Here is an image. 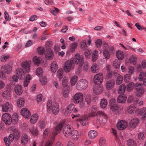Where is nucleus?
Here are the masks:
<instances>
[{
	"label": "nucleus",
	"instance_id": "21",
	"mask_svg": "<svg viewBox=\"0 0 146 146\" xmlns=\"http://www.w3.org/2000/svg\"><path fill=\"white\" fill-rule=\"evenodd\" d=\"M77 121L79 122L82 126L87 125L88 123V118L86 116H84L81 117L80 118L77 119Z\"/></svg>",
	"mask_w": 146,
	"mask_h": 146
},
{
	"label": "nucleus",
	"instance_id": "29",
	"mask_svg": "<svg viewBox=\"0 0 146 146\" xmlns=\"http://www.w3.org/2000/svg\"><path fill=\"white\" fill-rule=\"evenodd\" d=\"M29 140L28 136L25 134L22 135L21 139V143L23 145H25L27 143Z\"/></svg>",
	"mask_w": 146,
	"mask_h": 146
},
{
	"label": "nucleus",
	"instance_id": "27",
	"mask_svg": "<svg viewBox=\"0 0 146 146\" xmlns=\"http://www.w3.org/2000/svg\"><path fill=\"white\" fill-rule=\"evenodd\" d=\"M38 115L35 113L31 115V117L30 121L31 124H34L36 123L38 121Z\"/></svg>",
	"mask_w": 146,
	"mask_h": 146
},
{
	"label": "nucleus",
	"instance_id": "46",
	"mask_svg": "<svg viewBox=\"0 0 146 146\" xmlns=\"http://www.w3.org/2000/svg\"><path fill=\"white\" fill-rule=\"evenodd\" d=\"M98 51L96 50H94L92 53V60L95 62L97 60L98 56Z\"/></svg>",
	"mask_w": 146,
	"mask_h": 146
},
{
	"label": "nucleus",
	"instance_id": "23",
	"mask_svg": "<svg viewBox=\"0 0 146 146\" xmlns=\"http://www.w3.org/2000/svg\"><path fill=\"white\" fill-rule=\"evenodd\" d=\"M31 63L30 61H26L23 62L21 65L24 68L26 71L28 72L30 70V64Z\"/></svg>",
	"mask_w": 146,
	"mask_h": 146
},
{
	"label": "nucleus",
	"instance_id": "4",
	"mask_svg": "<svg viewBox=\"0 0 146 146\" xmlns=\"http://www.w3.org/2000/svg\"><path fill=\"white\" fill-rule=\"evenodd\" d=\"M88 86V82L85 79H82L78 82L76 87L79 90H82L86 89Z\"/></svg>",
	"mask_w": 146,
	"mask_h": 146
},
{
	"label": "nucleus",
	"instance_id": "15",
	"mask_svg": "<svg viewBox=\"0 0 146 146\" xmlns=\"http://www.w3.org/2000/svg\"><path fill=\"white\" fill-rule=\"evenodd\" d=\"M74 58L76 64H79L80 66H82L84 63L83 58L78 53L75 55Z\"/></svg>",
	"mask_w": 146,
	"mask_h": 146
},
{
	"label": "nucleus",
	"instance_id": "22",
	"mask_svg": "<svg viewBox=\"0 0 146 146\" xmlns=\"http://www.w3.org/2000/svg\"><path fill=\"white\" fill-rule=\"evenodd\" d=\"M75 108L74 105L73 104H70L66 108L64 112V114L66 116H68L71 113L72 111Z\"/></svg>",
	"mask_w": 146,
	"mask_h": 146
},
{
	"label": "nucleus",
	"instance_id": "57",
	"mask_svg": "<svg viewBox=\"0 0 146 146\" xmlns=\"http://www.w3.org/2000/svg\"><path fill=\"white\" fill-rule=\"evenodd\" d=\"M69 88H64L63 91V95L64 98H66L68 96L69 92Z\"/></svg>",
	"mask_w": 146,
	"mask_h": 146
},
{
	"label": "nucleus",
	"instance_id": "13",
	"mask_svg": "<svg viewBox=\"0 0 146 146\" xmlns=\"http://www.w3.org/2000/svg\"><path fill=\"white\" fill-rule=\"evenodd\" d=\"M123 109V108L122 106L116 104L110 107L111 110L115 114H117L118 112L121 111Z\"/></svg>",
	"mask_w": 146,
	"mask_h": 146
},
{
	"label": "nucleus",
	"instance_id": "30",
	"mask_svg": "<svg viewBox=\"0 0 146 146\" xmlns=\"http://www.w3.org/2000/svg\"><path fill=\"white\" fill-rule=\"evenodd\" d=\"M31 80V78L29 74L27 75L25 79L23 82V86L24 87H27L28 86V84Z\"/></svg>",
	"mask_w": 146,
	"mask_h": 146
},
{
	"label": "nucleus",
	"instance_id": "12",
	"mask_svg": "<svg viewBox=\"0 0 146 146\" xmlns=\"http://www.w3.org/2000/svg\"><path fill=\"white\" fill-rule=\"evenodd\" d=\"M21 114L26 119H28L31 116V113L29 110L27 108H23L21 111Z\"/></svg>",
	"mask_w": 146,
	"mask_h": 146
},
{
	"label": "nucleus",
	"instance_id": "55",
	"mask_svg": "<svg viewBox=\"0 0 146 146\" xmlns=\"http://www.w3.org/2000/svg\"><path fill=\"white\" fill-rule=\"evenodd\" d=\"M137 58L134 56H132L129 58V61L130 63L133 64H135L136 63Z\"/></svg>",
	"mask_w": 146,
	"mask_h": 146
},
{
	"label": "nucleus",
	"instance_id": "10",
	"mask_svg": "<svg viewBox=\"0 0 146 146\" xmlns=\"http://www.w3.org/2000/svg\"><path fill=\"white\" fill-rule=\"evenodd\" d=\"M2 111L3 112L11 111L13 110L12 104L9 102H7L2 105Z\"/></svg>",
	"mask_w": 146,
	"mask_h": 146
},
{
	"label": "nucleus",
	"instance_id": "3",
	"mask_svg": "<svg viewBox=\"0 0 146 146\" xmlns=\"http://www.w3.org/2000/svg\"><path fill=\"white\" fill-rule=\"evenodd\" d=\"M74 59L73 58L71 59L70 60H68L65 63L64 69L65 72H69L71 69L74 67Z\"/></svg>",
	"mask_w": 146,
	"mask_h": 146
},
{
	"label": "nucleus",
	"instance_id": "54",
	"mask_svg": "<svg viewBox=\"0 0 146 146\" xmlns=\"http://www.w3.org/2000/svg\"><path fill=\"white\" fill-rule=\"evenodd\" d=\"M145 134L143 132H141L139 133L138 138L140 140H143L145 137Z\"/></svg>",
	"mask_w": 146,
	"mask_h": 146
},
{
	"label": "nucleus",
	"instance_id": "8",
	"mask_svg": "<svg viewBox=\"0 0 146 146\" xmlns=\"http://www.w3.org/2000/svg\"><path fill=\"white\" fill-rule=\"evenodd\" d=\"M103 49H104L103 54L106 59H108L110 58V55L108 49V46L107 43L106 42L103 43L102 45Z\"/></svg>",
	"mask_w": 146,
	"mask_h": 146
},
{
	"label": "nucleus",
	"instance_id": "44",
	"mask_svg": "<svg viewBox=\"0 0 146 146\" xmlns=\"http://www.w3.org/2000/svg\"><path fill=\"white\" fill-rule=\"evenodd\" d=\"M78 79V77L76 76L72 77L70 79V82L72 86L76 84Z\"/></svg>",
	"mask_w": 146,
	"mask_h": 146
},
{
	"label": "nucleus",
	"instance_id": "33",
	"mask_svg": "<svg viewBox=\"0 0 146 146\" xmlns=\"http://www.w3.org/2000/svg\"><path fill=\"white\" fill-rule=\"evenodd\" d=\"M97 133L96 131L91 130L88 132V136L90 138L94 139L97 136Z\"/></svg>",
	"mask_w": 146,
	"mask_h": 146
},
{
	"label": "nucleus",
	"instance_id": "32",
	"mask_svg": "<svg viewBox=\"0 0 146 146\" xmlns=\"http://www.w3.org/2000/svg\"><path fill=\"white\" fill-rule=\"evenodd\" d=\"M15 90L16 94L19 95H21L23 92L22 87L20 85H17L15 88Z\"/></svg>",
	"mask_w": 146,
	"mask_h": 146
},
{
	"label": "nucleus",
	"instance_id": "18",
	"mask_svg": "<svg viewBox=\"0 0 146 146\" xmlns=\"http://www.w3.org/2000/svg\"><path fill=\"white\" fill-rule=\"evenodd\" d=\"M115 84V81L113 79L107 81L105 84V87L108 90L112 89L113 87Z\"/></svg>",
	"mask_w": 146,
	"mask_h": 146
},
{
	"label": "nucleus",
	"instance_id": "19",
	"mask_svg": "<svg viewBox=\"0 0 146 146\" xmlns=\"http://www.w3.org/2000/svg\"><path fill=\"white\" fill-rule=\"evenodd\" d=\"M45 57L48 60H52L53 57V52L51 49L48 48L45 52Z\"/></svg>",
	"mask_w": 146,
	"mask_h": 146
},
{
	"label": "nucleus",
	"instance_id": "11",
	"mask_svg": "<svg viewBox=\"0 0 146 146\" xmlns=\"http://www.w3.org/2000/svg\"><path fill=\"white\" fill-rule=\"evenodd\" d=\"M72 128L71 126L69 125H65L63 131V132L64 136L67 137L69 136L71 133L72 131Z\"/></svg>",
	"mask_w": 146,
	"mask_h": 146
},
{
	"label": "nucleus",
	"instance_id": "50",
	"mask_svg": "<svg viewBox=\"0 0 146 146\" xmlns=\"http://www.w3.org/2000/svg\"><path fill=\"white\" fill-rule=\"evenodd\" d=\"M135 87L136 90H144L143 88V85L141 83H136L135 85Z\"/></svg>",
	"mask_w": 146,
	"mask_h": 146
},
{
	"label": "nucleus",
	"instance_id": "38",
	"mask_svg": "<svg viewBox=\"0 0 146 146\" xmlns=\"http://www.w3.org/2000/svg\"><path fill=\"white\" fill-rule=\"evenodd\" d=\"M134 84L133 82L129 83L127 85L126 89L128 92L132 90L134 88Z\"/></svg>",
	"mask_w": 146,
	"mask_h": 146
},
{
	"label": "nucleus",
	"instance_id": "40",
	"mask_svg": "<svg viewBox=\"0 0 146 146\" xmlns=\"http://www.w3.org/2000/svg\"><path fill=\"white\" fill-rule=\"evenodd\" d=\"M24 99L22 98H20L17 100V105L19 107L21 108L24 106Z\"/></svg>",
	"mask_w": 146,
	"mask_h": 146
},
{
	"label": "nucleus",
	"instance_id": "7",
	"mask_svg": "<svg viewBox=\"0 0 146 146\" xmlns=\"http://www.w3.org/2000/svg\"><path fill=\"white\" fill-rule=\"evenodd\" d=\"M127 122L125 120H121L119 121L116 124L117 129L122 130L125 129L127 126Z\"/></svg>",
	"mask_w": 146,
	"mask_h": 146
},
{
	"label": "nucleus",
	"instance_id": "34",
	"mask_svg": "<svg viewBox=\"0 0 146 146\" xmlns=\"http://www.w3.org/2000/svg\"><path fill=\"white\" fill-rule=\"evenodd\" d=\"M91 70L93 73H97L99 71V68L98 65L94 64L91 67Z\"/></svg>",
	"mask_w": 146,
	"mask_h": 146
},
{
	"label": "nucleus",
	"instance_id": "42",
	"mask_svg": "<svg viewBox=\"0 0 146 146\" xmlns=\"http://www.w3.org/2000/svg\"><path fill=\"white\" fill-rule=\"evenodd\" d=\"M41 60V58L37 56L34 57L33 58V61L34 63L37 65H38L40 64Z\"/></svg>",
	"mask_w": 146,
	"mask_h": 146
},
{
	"label": "nucleus",
	"instance_id": "9",
	"mask_svg": "<svg viewBox=\"0 0 146 146\" xmlns=\"http://www.w3.org/2000/svg\"><path fill=\"white\" fill-rule=\"evenodd\" d=\"M83 99V94L80 93H77L74 96V101L76 104L82 103Z\"/></svg>",
	"mask_w": 146,
	"mask_h": 146
},
{
	"label": "nucleus",
	"instance_id": "52",
	"mask_svg": "<svg viewBox=\"0 0 146 146\" xmlns=\"http://www.w3.org/2000/svg\"><path fill=\"white\" fill-rule=\"evenodd\" d=\"M144 78H146V72L145 73L141 72L138 76L139 80L142 81Z\"/></svg>",
	"mask_w": 146,
	"mask_h": 146
},
{
	"label": "nucleus",
	"instance_id": "61",
	"mask_svg": "<svg viewBox=\"0 0 146 146\" xmlns=\"http://www.w3.org/2000/svg\"><path fill=\"white\" fill-rule=\"evenodd\" d=\"M144 92V90H137L136 92V94L137 96L141 97Z\"/></svg>",
	"mask_w": 146,
	"mask_h": 146
},
{
	"label": "nucleus",
	"instance_id": "56",
	"mask_svg": "<svg viewBox=\"0 0 146 146\" xmlns=\"http://www.w3.org/2000/svg\"><path fill=\"white\" fill-rule=\"evenodd\" d=\"M126 86L124 84H122L119 87V92L121 93H123L125 91Z\"/></svg>",
	"mask_w": 146,
	"mask_h": 146
},
{
	"label": "nucleus",
	"instance_id": "48",
	"mask_svg": "<svg viewBox=\"0 0 146 146\" xmlns=\"http://www.w3.org/2000/svg\"><path fill=\"white\" fill-rule=\"evenodd\" d=\"M18 78L17 76L14 75L12 77H10L9 80L10 83L11 84H15V83H13V82H17L18 80Z\"/></svg>",
	"mask_w": 146,
	"mask_h": 146
},
{
	"label": "nucleus",
	"instance_id": "58",
	"mask_svg": "<svg viewBox=\"0 0 146 146\" xmlns=\"http://www.w3.org/2000/svg\"><path fill=\"white\" fill-rule=\"evenodd\" d=\"M77 46V44L76 42H74L71 44L70 45V51L73 52L76 48Z\"/></svg>",
	"mask_w": 146,
	"mask_h": 146
},
{
	"label": "nucleus",
	"instance_id": "39",
	"mask_svg": "<svg viewBox=\"0 0 146 146\" xmlns=\"http://www.w3.org/2000/svg\"><path fill=\"white\" fill-rule=\"evenodd\" d=\"M29 130L31 133L34 135L37 136L38 134V131L36 127H30L29 129Z\"/></svg>",
	"mask_w": 146,
	"mask_h": 146
},
{
	"label": "nucleus",
	"instance_id": "17",
	"mask_svg": "<svg viewBox=\"0 0 146 146\" xmlns=\"http://www.w3.org/2000/svg\"><path fill=\"white\" fill-rule=\"evenodd\" d=\"M93 89L94 93L96 95H100L103 91V87L99 86H94Z\"/></svg>",
	"mask_w": 146,
	"mask_h": 146
},
{
	"label": "nucleus",
	"instance_id": "41",
	"mask_svg": "<svg viewBox=\"0 0 146 146\" xmlns=\"http://www.w3.org/2000/svg\"><path fill=\"white\" fill-rule=\"evenodd\" d=\"M91 54L92 51L91 50L88 49L85 50L84 53V55L86 58L88 59L90 58Z\"/></svg>",
	"mask_w": 146,
	"mask_h": 146
},
{
	"label": "nucleus",
	"instance_id": "1",
	"mask_svg": "<svg viewBox=\"0 0 146 146\" xmlns=\"http://www.w3.org/2000/svg\"><path fill=\"white\" fill-rule=\"evenodd\" d=\"M47 107L48 112H51L52 110L54 115H56L58 113L59 109L57 103L54 102L52 104L51 101L48 100L47 103Z\"/></svg>",
	"mask_w": 146,
	"mask_h": 146
},
{
	"label": "nucleus",
	"instance_id": "49",
	"mask_svg": "<svg viewBox=\"0 0 146 146\" xmlns=\"http://www.w3.org/2000/svg\"><path fill=\"white\" fill-rule=\"evenodd\" d=\"M36 74L39 77L43 75V71L41 67H38L36 70Z\"/></svg>",
	"mask_w": 146,
	"mask_h": 146
},
{
	"label": "nucleus",
	"instance_id": "26",
	"mask_svg": "<svg viewBox=\"0 0 146 146\" xmlns=\"http://www.w3.org/2000/svg\"><path fill=\"white\" fill-rule=\"evenodd\" d=\"M127 99L126 96L124 94L120 95L117 98V101L118 102L121 103H124Z\"/></svg>",
	"mask_w": 146,
	"mask_h": 146
},
{
	"label": "nucleus",
	"instance_id": "28",
	"mask_svg": "<svg viewBox=\"0 0 146 146\" xmlns=\"http://www.w3.org/2000/svg\"><path fill=\"white\" fill-rule=\"evenodd\" d=\"M58 68L57 63L55 61L53 62L50 66V70L53 72H55L56 71Z\"/></svg>",
	"mask_w": 146,
	"mask_h": 146
},
{
	"label": "nucleus",
	"instance_id": "35",
	"mask_svg": "<svg viewBox=\"0 0 146 146\" xmlns=\"http://www.w3.org/2000/svg\"><path fill=\"white\" fill-rule=\"evenodd\" d=\"M116 55L117 58L120 60H122L124 58V55L122 51L118 50L116 52Z\"/></svg>",
	"mask_w": 146,
	"mask_h": 146
},
{
	"label": "nucleus",
	"instance_id": "31",
	"mask_svg": "<svg viewBox=\"0 0 146 146\" xmlns=\"http://www.w3.org/2000/svg\"><path fill=\"white\" fill-rule=\"evenodd\" d=\"M70 134L71 135L72 138L74 140H77L79 138V133L78 131L76 130H73Z\"/></svg>",
	"mask_w": 146,
	"mask_h": 146
},
{
	"label": "nucleus",
	"instance_id": "16",
	"mask_svg": "<svg viewBox=\"0 0 146 146\" xmlns=\"http://www.w3.org/2000/svg\"><path fill=\"white\" fill-rule=\"evenodd\" d=\"M139 122V120L137 118L132 119L129 123L130 127L132 129L135 128Z\"/></svg>",
	"mask_w": 146,
	"mask_h": 146
},
{
	"label": "nucleus",
	"instance_id": "20",
	"mask_svg": "<svg viewBox=\"0 0 146 146\" xmlns=\"http://www.w3.org/2000/svg\"><path fill=\"white\" fill-rule=\"evenodd\" d=\"M16 75L19 79H23L25 77V75L23 70L22 69L18 68L16 70Z\"/></svg>",
	"mask_w": 146,
	"mask_h": 146
},
{
	"label": "nucleus",
	"instance_id": "53",
	"mask_svg": "<svg viewBox=\"0 0 146 146\" xmlns=\"http://www.w3.org/2000/svg\"><path fill=\"white\" fill-rule=\"evenodd\" d=\"M123 80V77L121 75L118 76L117 77L116 80V84L119 85L121 84L122 83Z\"/></svg>",
	"mask_w": 146,
	"mask_h": 146
},
{
	"label": "nucleus",
	"instance_id": "2",
	"mask_svg": "<svg viewBox=\"0 0 146 146\" xmlns=\"http://www.w3.org/2000/svg\"><path fill=\"white\" fill-rule=\"evenodd\" d=\"M98 119L96 122H94L93 124L94 125L104 124L106 122L107 118L106 115L103 111H98L96 113Z\"/></svg>",
	"mask_w": 146,
	"mask_h": 146
},
{
	"label": "nucleus",
	"instance_id": "37",
	"mask_svg": "<svg viewBox=\"0 0 146 146\" xmlns=\"http://www.w3.org/2000/svg\"><path fill=\"white\" fill-rule=\"evenodd\" d=\"M107 104L108 102L106 99L103 98L101 100L100 102V105L102 108H105L106 107Z\"/></svg>",
	"mask_w": 146,
	"mask_h": 146
},
{
	"label": "nucleus",
	"instance_id": "60",
	"mask_svg": "<svg viewBox=\"0 0 146 146\" xmlns=\"http://www.w3.org/2000/svg\"><path fill=\"white\" fill-rule=\"evenodd\" d=\"M38 125L39 127L41 129H43L44 128L45 126L44 121L42 120L39 121L38 123Z\"/></svg>",
	"mask_w": 146,
	"mask_h": 146
},
{
	"label": "nucleus",
	"instance_id": "63",
	"mask_svg": "<svg viewBox=\"0 0 146 146\" xmlns=\"http://www.w3.org/2000/svg\"><path fill=\"white\" fill-rule=\"evenodd\" d=\"M49 129L48 128L44 130L43 132V136L44 138L45 139L47 137L48 135V133L49 132Z\"/></svg>",
	"mask_w": 146,
	"mask_h": 146
},
{
	"label": "nucleus",
	"instance_id": "47",
	"mask_svg": "<svg viewBox=\"0 0 146 146\" xmlns=\"http://www.w3.org/2000/svg\"><path fill=\"white\" fill-rule=\"evenodd\" d=\"M56 75L58 78L62 79L63 77V70L62 69H59L57 72Z\"/></svg>",
	"mask_w": 146,
	"mask_h": 146
},
{
	"label": "nucleus",
	"instance_id": "36",
	"mask_svg": "<svg viewBox=\"0 0 146 146\" xmlns=\"http://www.w3.org/2000/svg\"><path fill=\"white\" fill-rule=\"evenodd\" d=\"M68 78L67 77L64 76L63 78L62 85L64 88H69L68 85Z\"/></svg>",
	"mask_w": 146,
	"mask_h": 146
},
{
	"label": "nucleus",
	"instance_id": "24",
	"mask_svg": "<svg viewBox=\"0 0 146 146\" xmlns=\"http://www.w3.org/2000/svg\"><path fill=\"white\" fill-rule=\"evenodd\" d=\"M137 110L136 107L133 105H130L127 108V111L130 114L134 113Z\"/></svg>",
	"mask_w": 146,
	"mask_h": 146
},
{
	"label": "nucleus",
	"instance_id": "45",
	"mask_svg": "<svg viewBox=\"0 0 146 146\" xmlns=\"http://www.w3.org/2000/svg\"><path fill=\"white\" fill-rule=\"evenodd\" d=\"M121 62L117 60H115L113 62V67L115 68H119L120 67Z\"/></svg>",
	"mask_w": 146,
	"mask_h": 146
},
{
	"label": "nucleus",
	"instance_id": "51",
	"mask_svg": "<svg viewBox=\"0 0 146 146\" xmlns=\"http://www.w3.org/2000/svg\"><path fill=\"white\" fill-rule=\"evenodd\" d=\"M131 80V76L130 74H126L124 76V82L128 83Z\"/></svg>",
	"mask_w": 146,
	"mask_h": 146
},
{
	"label": "nucleus",
	"instance_id": "64",
	"mask_svg": "<svg viewBox=\"0 0 146 146\" xmlns=\"http://www.w3.org/2000/svg\"><path fill=\"white\" fill-rule=\"evenodd\" d=\"M134 68L132 66H129L128 69V72L130 75H132L134 72Z\"/></svg>",
	"mask_w": 146,
	"mask_h": 146
},
{
	"label": "nucleus",
	"instance_id": "43",
	"mask_svg": "<svg viewBox=\"0 0 146 146\" xmlns=\"http://www.w3.org/2000/svg\"><path fill=\"white\" fill-rule=\"evenodd\" d=\"M128 146H137L136 142L132 139H128L127 142Z\"/></svg>",
	"mask_w": 146,
	"mask_h": 146
},
{
	"label": "nucleus",
	"instance_id": "14",
	"mask_svg": "<svg viewBox=\"0 0 146 146\" xmlns=\"http://www.w3.org/2000/svg\"><path fill=\"white\" fill-rule=\"evenodd\" d=\"M63 123H59L55 127L52 132V138L54 137L61 131L63 126Z\"/></svg>",
	"mask_w": 146,
	"mask_h": 146
},
{
	"label": "nucleus",
	"instance_id": "5",
	"mask_svg": "<svg viewBox=\"0 0 146 146\" xmlns=\"http://www.w3.org/2000/svg\"><path fill=\"white\" fill-rule=\"evenodd\" d=\"M103 79V76L102 73L96 74L94 77L93 82L94 84L97 85H99L102 82Z\"/></svg>",
	"mask_w": 146,
	"mask_h": 146
},
{
	"label": "nucleus",
	"instance_id": "59",
	"mask_svg": "<svg viewBox=\"0 0 146 146\" xmlns=\"http://www.w3.org/2000/svg\"><path fill=\"white\" fill-rule=\"evenodd\" d=\"M18 120V115L17 113H14L12 116V121L15 124Z\"/></svg>",
	"mask_w": 146,
	"mask_h": 146
},
{
	"label": "nucleus",
	"instance_id": "25",
	"mask_svg": "<svg viewBox=\"0 0 146 146\" xmlns=\"http://www.w3.org/2000/svg\"><path fill=\"white\" fill-rule=\"evenodd\" d=\"M1 69L3 70L7 74L10 73L12 70V67L11 66L8 64L2 66L1 67Z\"/></svg>",
	"mask_w": 146,
	"mask_h": 146
},
{
	"label": "nucleus",
	"instance_id": "62",
	"mask_svg": "<svg viewBox=\"0 0 146 146\" xmlns=\"http://www.w3.org/2000/svg\"><path fill=\"white\" fill-rule=\"evenodd\" d=\"M4 71L2 69L0 71V77L2 80H4L6 79L7 76L6 74L4 73Z\"/></svg>",
	"mask_w": 146,
	"mask_h": 146
},
{
	"label": "nucleus",
	"instance_id": "6",
	"mask_svg": "<svg viewBox=\"0 0 146 146\" xmlns=\"http://www.w3.org/2000/svg\"><path fill=\"white\" fill-rule=\"evenodd\" d=\"M1 119L4 121L5 123L7 125H10L12 121L11 116L8 113L3 114L2 116Z\"/></svg>",
	"mask_w": 146,
	"mask_h": 146
}]
</instances>
